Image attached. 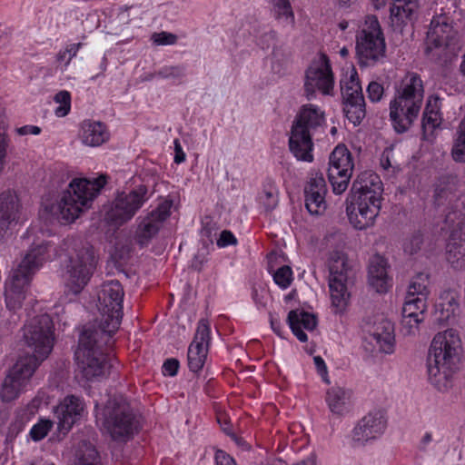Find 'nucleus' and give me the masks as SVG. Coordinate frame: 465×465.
<instances>
[{"instance_id": "1", "label": "nucleus", "mask_w": 465, "mask_h": 465, "mask_svg": "<svg viewBox=\"0 0 465 465\" xmlns=\"http://www.w3.org/2000/svg\"><path fill=\"white\" fill-rule=\"evenodd\" d=\"M461 341L458 331L448 329L437 333L430 344L427 361L430 382L440 391L452 387L453 376L459 369Z\"/></svg>"}, {"instance_id": "2", "label": "nucleus", "mask_w": 465, "mask_h": 465, "mask_svg": "<svg viewBox=\"0 0 465 465\" xmlns=\"http://www.w3.org/2000/svg\"><path fill=\"white\" fill-rule=\"evenodd\" d=\"M382 191L381 180L372 171L361 172L353 181L351 201L347 198L346 213L355 229L373 225L381 207Z\"/></svg>"}, {"instance_id": "3", "label": "nucleus", "mask_w": 465, "mask_h": 465, "mask_svg": "<svg viewBox=\"0 0 465 465\" xmlns=\"http://www.w3.org/2000/svg\"><path fill=\"white\" fill-rule=\"evenodd\" d=\"M113 335L96 330L95 324L84 327L74 355L77 370L86 381H95L108 375L111 363L104 348Z\"/></svg>"}, {"instance_id": "4", "label": "nucleus", "mask_w": 465, "mask_h": 465, "mask_svg": "<svg viewBox=\"0 0 465 465\" xmlns=\"http://www.w3.org/2000/svg\"><path fill=\"white\" fill-rule=\"evenodd\" d=\"M423 97V82L417 73H407L395 84V94L390 102V119L397 133H405L413 124L420 114Z\"/></svg>"}, {"instance_id": "5", "label": "nucleus", "mask_w": 465, "mask_h": 465, "mask_svg": "<svg viewBox=\"0 0 465 465\" xmlns=\"http://www.w3.org/2000/svg\"><path fill=\"white\" fill-rule=\"evenodd\" d=\"M49 244L34 242L5 282L6 307L15 311L22 307L35 273L48 259Z\"/></svg>"}, {"instance_id": "6", "label": "nucleus", "mask_w": 465, "mask_h": 465, "mask_svg": "<svg viewBox=\"0 0 465 465\" xmlns=\"http://www.w3.org/2000/svg\"><path fill=\"white\" fill-rule=\"evenodd\" d=\"M325 122L324 112L317 105L303 104L292 125L289 147L297 160L311 163L313 161L312 134Z\"/></svg>"}, {"instance_id": "7", "label": "nucleus", "mask_w": 465, "mask_h": 465, "mask_svg": "<svg viewBox=\"0 0 465 465\" xmlns=\"http://www.w3.org/2000/svg\"><path fill=\"white\" fill-rule=\"evenodd\" d=\"M105 183V175H100L94 179H74L55 205L54 213L65 223L74 222L84 209L90 207V203L98 195Z\"/></svg>"}, {"instance_id": "8", "label": "nucleus", "mask_w": 465, "mask_h": 465, "mask_svg": "<svg viewBox=\"0 0 465 465\" xmlns=\"http://www.w3.org/2000/svg\"><path fill=\"white\" fill-rule=\"evenodd\" d=\"M96 421L114 440L126 441L137 430V421L129 403L123 397L109 399L96 412Z\"/></svg>"}, {"instance_id": "9", "label": "nucleus", "mask_w": 465, "mask_h": 465, "mask_svg": "<svg viewBox=\"0 0 465 465\" xmlns=\"http://www.w3.org/2000/svg\"><path fill=\"white\" fill-rule=\"evenodd\" d=\"M356 56L361 67L382 64L386 58V43L378 18L366 16L362 28L356 36Z\"/></svg>"}, {"instance_id": "10", "label": "nucleus", "mask_w": 465, "mask_h": 465, "mask_svg": "<svg viewBox=\"0 0 465 465\" xmlns=\"http://www.w3.org/2000/svg\"><path fill=\"white\" fill-rule=\"evenodd\" d=\"M457 35L454 21L449 14L434 15L424 44L426 57L434 63H446L451 55L450 45L455 41Z\"/></svg>"}, {"instance_id": "11", "label": "nucleus", "mask_w": 465, "mask_h": 465, "mask_svg": "<svg viewBox=\"0 0 465 465\" xmlns=\"http://www.w3.org/2000/svg\"><path fill=\"white\" fill-rule=\"evenodd\" d=\"M23 338L32 352L23 358H34L38 367L54 347V324L51 317L43 313L29 318L23 328Z\"/></svg>"}, {"instance_id": "12", "label": "nucleus", "mask_w": 465, "mask_h": 465, "mask_svg": "<svg viewBox=\"0 0 465 465\" xmlns=\"http://www.w3.org/2000/svg\"><path fill=\"white\" fill-rule=\"evenodd\" d=\"M124 291L117 280L105 282L98 293L97 308L101 314L96 330L114 334L120 327L123 318V301Z\"/></svg>"}, {"instance_id": "13", "label": "nucleus", "mask_w": 465, "mask_h": 465, "mask_svg": "<svg viewBox=\"0 0 465 465\" xmlns=\"http://www.w3.org/2000/svg\"><path fill=\"white\" fill-rule=\"evenodd\" d=\"M147 193L145 186L118 193L105 209L106 222L114 226H121L129 222L148 200Z\"/></svg>"}, {"instance_id": "14", "label": "nucleus", "mask_w": 465, "mask_h": 465, "mask_svg": "<svg viewBox=\"0 0 465 465\" xmlns=\"http://www.w3.org/2000/svg\"><path fill=\"white\" fill-rule=\"evenodd\" d=\"M458 180L454 176H442L435 184L434 203L437 206L447 205L445 224H464V204L459 199Z\"/></svg>"}, {"instance_id": "15", "label": "nucleus", "mask_w": 465, "mask_h": 465, "mask_svg": "<svg viewBox=\"0 0 465 465\" xmlns=\"http://www.w3.org/2000/svg\"><path fill=\"white\" fill-rule=\"evenodd\" d=\"M329 269L331 304L336 309V312H341L345 309L350 299L347 287L350 269L345 255L340 252H333L330 256Z\"/></svg>"}, {"instance_id": "16", "label": "nucleus", "mask_w": 465, "mask_h": 465, "mask_svg": "<svg viewBox=\"0 0 465 465\" xmlns=\"http://www.w3.org/2000/svg\"><path fill=\"white\" fill-rule=\"evenodd\" d=\"M96 266V260L92 248L83 247L74 256L70 257L67 265L66 286L68 290L78 294L86 286Z\"/></svg>"}, {"instance_id": "17", "label": "nucleus", "mask_w": 465, "mask_h": 465, "mask_svg": "<svg viewBox=\"0 0 465 465\" xmlns=\"http://www.w3.org/2000/svg\"><path fill=\"white\" fill-rule=\"evenodd\" d=\"M334 76L326 54L312 61L305 71L304 93L308 100L315 97L316 90L324 95H332Z\"/></svg>"}, {"instance_id": "18", "label": "nucleus", "mask_w": 465, "mask_h": 465, "mask_svg": "<svg viewBox=\"0 0 465 465\" xmlns=\"http://www.w3.org/2000/svg\"><path fill=\"white\" fill-rule=\"evenodd\" d=\"M354 163L351 152L344 145H338L329 159L328 179L335 194L343 193L351 178Z\"/></svg>"}, {"instance_id": "19", "label": "nucleus", "mask_w": 465, "mask_h": 465, "mask_svg": "<svg viewBox=\"0 0 465 465\" xmlns=\"http://www.w3.org/2000/svg\"><path fill=\"white\" fill-rule=\"evenodd\" d=\"M37 368L34 358H19L5 376L0 391L2 401L10 402L18 398Z\"/></svg>"}, {"instance_id": "20", "label": "nucleus", "mask_w": 465, "mask_h": 465, "mask_svg": "<svg viewBox=\"0 0 465 465\" xmlns=\"http://www.w3.org/2000/svg\"><path fill=\"white\" fill-rule=\"evenodd\" d=\"M365 340L373 345L375 350L384 353H391L394 348V327L391 321L383 316H375L365 322Z\"/></svg>"}, {"instance_id": "21", "label": "nucleus", "mask_w": 465, "mask_h": 465, "mask_svg": "<svg viewBox=\"0 0 465 465\" xmlns=\"http://www.w3.org/2000/svg\"><path fill=\"white\" fill-rule=\"evenodd\" d=\"M210 324L208 321L202 319L198 322L193 341L188 349V367L197 372L203 367L210 344Z\"/></svg>"}, {"instance_id": "22", "label": "nucleus", "mask_w": 465, "mask_h": 465, "mask_svg": "<svg viewBox=\"0 0 465 465\" xmlns=\"http://www.w3.org/2000/svg\"><path fill=\"white\" fill-rule=\"evenodd\" d=\"M386 419L381 411H371L361 418L352 430V440L358 445H364L379 438L385 430Z\"/></svg>"}, {"instance_id": "23", "label": "nucleus", "mask_w": 465, "mask_h": 465, "mask_svg": "<svg viewBox=\"0 0 465 465\" xmlns=\"http://www.w3.org/2000/svg\"><path fill=\"white\" fill-rule=\"evenodd\" d=\"M327 184L322 173H311L304 187L305 207L311 214L319 215L325 212Z\"/></svg>"}, {"instance_id": "24", "label": "nucleus", "mask_w": 465, "mask_h": 465, "mask_svg": "<svg viewBox=\"0 0 465 465\" xmlns=\"http://www.w3.org/2000/svg\"><path fill=\"white\" fill-rule=\"evenodd\" d=\"M171 203L163 202L152 211L140 223L135 233L136 242L141 245H146L158 232L163 221L170 215Z\"/></svg>"}, {"instance_id": "25", "label": "nucleus", "mask_w": 465, "mask_h": 465, "mask_svg": "<svg viewBox=\"0 0 465 465\" xmlns=\"http://www.w3.org/2000/svg\"><path fill=\"white\" fill-rule=\"evenodd\" d=\"M85 404L84 401L74 395L66 396L55 408V415L58 419V429L66 433L73 425L84 415Z\"/></svg>"}, {"instance_id": "26", "label": "nucleus", "mask_w": 465, "mask_h": 465, "mask_svg": "<svg viewBox=\"0 0 465 465\" xmlns=\"http://www.w3.org/2000/svg\"><path fill=\"white\" fill-rule=\"evenodd\" d=\"M450 230V238L447 244V261L455 269L465 267V221L464 224H446Z\"/></svg>"}, {"instance_id": "27", "label": "nucleus", "mask_w": 465, "mask_h": 465, "mask_svg": "<svg viewBox=\"0 0 465 465\" xmlns=\"http://www.w3.org/2000/svg\"><path fill=\"white\" fill-rule=\"evenodd\" d=\"M79 139L86 146H100L109 139V132L99 121L84 120L80 124Z\"/></svg>"}, {"instance_id": "28", "label": "nucleus", "mask_w": 465, "mask_h": 465, "mask_svg": "<svg viewBox=\"0 0 465 465\" xmlns=\"http://www.w3.org/2000/svg\"><path fill=\"white\" fill-rule=\"evenodd\" d=\"M369 283L377 292H385L390 285L387 262L379 254L372 256L370 261Z\"/></svg>"}, {"instance_id": "29", "label": "nucleus", "mask_w": 465, "mask_h": 465, "mask_svg": "<svg viewBox=\"0 0 465 465\" xmlns=\"http://www.w3.org/2000/svg\"><path fill=\"white\" fill-rule=\"evenodd\" d=\"M287 322L292 333L302 342H305L308 340L307 334L302 328L312 331L317 325V320L313 314L300 310L291 311L288 314Z\"/></svg>"}, {"instance_id": "30", "label": "nucleus", "mask_w": 465, "mask_h": 465, "mask_svg": "<svg viewBox=\"0 0 465 465\" xmlns=\"http://www.w3.org/2000/svg\"><path fill=\"white\" fill-rule=\"evenodd\" d=\"M351 396L350 389L333 386L327 391L326 402L333 414L341 416L349 411Z\"/></svg>"}, {"instance_id": "31", "label": "nucleus", "mask_w": 465, "mask_h": 465, "mask_svg": "<svg viewBox=\"0 0 465 465\" xmlns=\"http://www.w3.org/2000/svg\"><path fill=\"white\" fill-rule=\"evenodd\" d=\"M459 312L460 304L455 293L452 292H442L436 304V320L440 323H449L455 320Z\"/></svg>"}, {"instance_id": "32", "label": "nucleus", "mask_w": 465, "mask_h": 465, "mask_svg": "<svg viewBox=\"0 0 465 465\" xmlns=\"http://www.w3.org/2000/svg\"><path fill=\"white\" fill-rule=\"evenodd\" d=\"M418 9V0H393L391 6V18L398 25L411 20Z\"/></svg>"}, {"instance_id": "33", "label": "nucleus", "mask_w": 465, "mask_h": 465, "mask_svg": "<svg viewBox=\"0 0 465 465\" xmlns=\"http://www.w3.org/2000/svg\"><path fill=\"white\" fill-rule=\"evenodd\" d=\"M341 91L343 101L363 98L358 74L354 69L351 71L350 75H345L341 80Z\"/></svg>"}, {"instance_id": "34", "label": "nucleus", "mask_w": 465, "mask_h": 465, "mask_svg": "<svg viewBox=\"0 0 465 465\" xmlns=\"http://www.w3.org/2000/svg\"><path fill=\"white\" fill-rule=\"evenodd\" d=\"M441 123V117L440 114L439 98L430 96L428 98L423 116H422V127L424 131H433Z\"/></svg>"}, {"instance_id": "35", "label": "nucleus", "mask_w": 465, "mask_h": 465, "mask_svg": "<svg viewBox=\"0 0 465 465\" xmlns=\"http://www.w3.org/2000/svg\"><path fill=\"white\" fill-rule=\"evenodd\" d=\"M343 112L351 123L354 125L360 124L366 115L364 97L343 101Z\"/></svg>"}, {"instance_id": "36", "label": "nucleus", "mask_w": 465, "mask_h": 465, "mask_svg": "<svg viewBox=\"0 0 465 465\" xmlns=\"http://www.w3.org/2000/svg\"><path fill=\"white\" fill-rule=\"evenodd\" d=\"M259 203L263 206L265 212H272L277 207L279 191L272 181L269 180L263 183L262 191L259 195Z\"/></svg>"}, {"instance_id": "37", "label": "nucleus", "mask_w": 465, "mask_h": 465, "mask_svg": "<svg viewBox=\"0 0 465 465\" xmlns=\"http://www.w3.org/2000/svg\"><path fill=\"white\" fill-rule=\"evenodd\" d=\"M429 283L430 279L429 275L424 272L417 273L411 281L407 296L408 297H424L427 300V297L430 293L429 291Z\"/></svg>"}, {"instance_id": "38", "label": "nucleus", "mask_w": 465, "mask_h": 465, "mask_svg": "<svg viewBox=\"0 0 465 465\" xmlns=\"http://www.w3.org/2000/svg\"><path fill=\"white\" fill-rule=\"evenodd\" d=\"M269 3L275 19L286 24H294V14L289 0H269Z\"/></svg>"}, {"instance_id": "39", "label": "nucleus", "mask_w": 465, "mask_h": 465, "mask_svg": "<svg viewBox=\"0 0 465 465\" xmlns=\"http://www.w3.org/2000/svg\"><path fill=\"white\" fill-rule=\"evenodd\" d=\"M74 465H101L95 448L90 443L83 442L76 452Z\"/></svg>"}, {"instance_id": "40", "label": "nucleus", "mask_w": 465, "mask_h": 465, "mask_svg": "<svg viewBox=\"0 0 465 465\" xmlns=\"http://www.w3.org/2000/svg\"><path fill=\"white\" fill-rule=\"evenodd\" d=\"M424 297H408L402 307V315L410 317L423 318V314L427 308Z\"/></svg>"}, {"instance_id": "41", "label": "nucleus", "mask_w": 465, "mask_h": 465, "mask_svg": "<svg viewBox=\"0 0 465 465\" xmlns=\"http://www.w3.org/2000/svg\"><path fill=\"white\" fill-rule=\"evenodd\" d=\"M451 155L454 161L465 163V114L458 126Z\"/></svg>"}, {"instance_id": "42", "label": "nucleus", "mask_w": 465, "mask_h": 465, "mask_svg": "<svg viewBox=\"0 0 465 465\" xmlns=\"http://www.w3.org/2000/svg\"><path fill=\"white\" fill-rule=\"evenodd\" d=\"M155 75L163 79L180 81L185 75V66L183 65H165L160 68Z\"/></svg>"}, {"instance_id": "43", "label": "nucleus", "mask_w": 465, "mask_h": 465, "mask_svg": "<svg viewBox=\"0 0 465 465\" xmlns=\"http://www.w3.org/2000/svg\"><path fill=\"white\" fill-rule=\"evenodd\" d=\"M55 103L60 105L55 109V115L64 117L67 115L71 109V94L68 91H59L54 97Z\"/></svg>"}, {"instance_id": "44", "label": "nucleus", "mask_w": 465, "mask_h": 465, "mask_svg": "<svg viewBox=\"0 0 465 465\" xmlns=\"http://www.w3.org/2000/svg\"><path fill=\"white\" fill-rule=\"evenodd\" d=\"M275 283L282 289L288 288L292 282V271L291 267L283 265L280 267L273 274Z\"/></svg>"}, {"instance_id": "45", "label": "nucleus", "mask_w": 465, "mask_h": 465, "mask_svg": "<svg viewBox=\"0 0 465 465\" xmlns=\"http://www.w3.org/2000/svg\"><path fill=\"white\" fill-rule=\"evenodd\" d=\"M52 427L53 422L50 420H41L32 427L30 435L34 440H41L47 435Z\"/></svg>"}, {"instance_id": "46", "label": "nucleus", "mask_w": 465, "mask_h": 465, "mask_svg": "<svg viewBox=\"0 0 465 465\" xmlns=\"http://www.w3.org/2000/svg\"><path fill=\"white\" fill-rule=\"evenodd\" d=\"M423 321V318L410 317L402 315L401 320V331L405 335H414L419 329V324Z\"/></svg>"}, {"instance_id": "47", "label": "nucleus", "mask_w": 465, "mask_h": 465, "mask_svg": "<svg viewBox=\"0 0 465 465\" xmlns=\"http://www.w3.org/2000/svg\"><path fill=\"white\" fill-rule=\"evenodd\" d=\"M151 39L156 45H173L177 43L178 36L173 33L162 31L153 33Z\"/></svg>"}, {"instance_id": "48", "label": "nucleus", "mask_w": 465, "mask_h": 465, "mask_svg": "<svg viewBox=\"0 0 465 465\" xmlns=\"http://www.w3.org/2000/svg\"><path fill=\"white\" fill-rule=\"evenodd\" d=\"M82 44H71L65 47L64 50H61L57 55L56 60L60 63H64V65L67 66L71 60L76 55L79 48Z\"/></svg>"}, {"instance_id": "49", "label": "nucleus", "mask_w": 465, "mask_h": 465, "mask_svg": "<svg viewBox=\"0 0 465 465\" xmlns=\"http://www.w3.org/2000/svg\"><path fill=\"white\" fill-rule=\"evenodd\" d=\"M423 243V237L420 232L412 234L404 242L403 249L406 253L411 255L417 253Z\"/></svg>"}, {"instance_id": "50", "label": "nucleus", "mask_w": 465, "mask_h": 465, "mask_svg": "<svg viewBox=\"0 0 465 465\" xmlns=\"http://www.w3.org/2000/svg\"><path fill=\"white\" fill-rule=\"evenodd\" d=\"M368 98L373 102H379L384 94V88L382 84L378 82H371L367 87Z\"/></svg>"}, {"instance_id": "51", "label": "nucleus", "mask_w": 465, "mask_h": 465, "mask_svg": "<svg viewBox=\"0 0 465 465\" xmlns=\"http://www.w3.org/2000/svg\"><path fill=\"white\" fill-rule=\"evenodd\" d=\"M179 369V361L176 359H167L163 365V373L165 376H174Z\"/></svg>"}, {"instance_id": "52", "label": "nucleus", "mask_w": 465, "mask_h": 465, "mask_svg": "<svg viewBox=\"0 0 465 465\" xmlns=\"http://www.w3.org/2000/svg\"><path fill=\"white\" fill-rule=\"evenodd\" d=\"M237 240L235 236L227 230H224L221 232L219 239L217 240V245L219 247H226L229 245L236 244Z\"/></svg>"}, {"instance_id": "53", "label": "nucleus", "mask_w": 465, "mask_h": 465, "mask_svg": "<svg viewBox=\"0 0 465 465\" xmlns=\"http://www.w3.org/2000/svg\"><path fill=\"white\" fill-rule=\"evenodd\" d=\"M215 461L217 465H237L234 459L222 450L215 452Z\"/></svg>"}, {"instance_id": "54", "label": "nucleus", "mask_w": 465, "mask_h": 465, "mask_svg": "<svg viewBox=\"0 0 465 465\" xmlns=\"http://www.w3.org/2000/svg\"><path fill=\"white\" fill-rule=\"evenodd\" d=\"M314 364L317 368L318 372L323 378L326 382H329V380L326 378L327 376V367L321 356H315L313 358Z\"/></svg>"}, {"instance_id": "55", "label": "nucleus", "mask_w": 465, "mask_h": 465, "mask_svg": "<svg viewBox=\"0 0 465 465\" xmlns=\"http://www.w3.org/2000/svg\"><path fill=\"white\" fill-rule=\"evenodd\" d=\"M19 135L35 134L37 135L41 133V129L35 125H25L16 129Z\"/></svg>"}, {"instance_id": "56", "label": "nucleus", "mask_w": 465, "mask_h": 465, "mask_svg": "<svg viewBox=\"0 0 465 465\" xmlns=\"http://www.w3.org/2000/svg\"><path fill=\"white\" fill-rule=\"evenodd\" d=\"M173 143L175 152L174 162L176 163H181L185 161V153L183 151L182 145L178 139H175Z\"/></svg>"}, {"instance_id": "57", "label": "nucleus", "mask_w": 465, "mask_h": 465, "mask_svg": "<svg viewBox=\"0 0 465 465\" xmlns=\"http://www.w3.org/2000/svg\"><path fill=\"white\" fill-rule=\"evenodd\" d=\"M107 68V59L105 56L102 57L98 62V71L92 69V72L94 73V74L91 77V79H95L96 77L103 74Z\"/></svg>"}, {"instance_id": "58", "label": "nucleus", "mask_w": 465, "mask_h": 465, "mask_svg": "<svg viewBox=\"0 0 465 465\" xmlns=\"http://www.w3.org/2000/svg\"><path fill=\"white\" fill-rule=\"evenodd\" d=\"M206 259L203 253L197 252L192 262V267L194 270L201 271Z\"/></svg>"}, {"instance_id": "59", "label": "nucleus", "mask_w": 465, "mask_h": 465, "mask_svg": "<svg viewBox=\"0 0 465 465\" xmlns=\"http://www.w3.org/2000/svg\"><path fill=\"white\" fill-rule=\"evenodd\" d=\"M25 465H55L49 457H41L25 463Z\"/></svg>"}, {"instance_id": "60", "label": "nucleus", "mask_w": 465, "mask_h": 465, "mask_svg": "<svg viewBox=\"0 0 465 465\" xmlns=\"http://www.w3.org/2000/svg\"><path fill=\"white\" fill-rule=\"evenodd\" d=\"M270 322H271V326H272V329L273 330V331L281 336V322L279 319L275 318L272 313H270Z\"/></svg>"}, {"instance_id": "61", "label": "nucleus", "mask_w": 465, "mask_h": 465, "mask_svg": "<svg viewBox=\"0 0 465 465\" xmlns=\"http://www.w3.org/2000/svg\"><path fill=\"white\" fill-rule=\"evenodd\" d=\"M252 298L256 304L261 305L262 307L265 306V302L262 301L263 296H261L256 289L252 291Z\"/></svg>"}, {"instance_id": "62", "label": "nucleus", "mask_w": 465, "mask_h": 465, "mask_svg": "<svg viewBox=\"0 0 465 465\" xmlns=\"http://www.w3.org/2000/svg\"><path fill=\"white\" fill-rule=\"evenodd\" d=\"M432 440V434L431 432H426L421 440H420V443L423 447L427 446L429 443H430Z\"/></svg>"}, {"instance_id": "63", "label": "nucleus", "mask_w": 465, "mask_h": 465, "mask_svg": "<svg viewBox=\"0 0 465 465\" xmlns=\"http://www.w3.org/2000/svg\"><path fill=\"white\" fill-rule=\"evenodd\" d=\"M372 4L375 9H380L385 5L386 0H372Z\"/></svg>"}, {"instance_id": "64", "label": "nucleus", "mask_w": 465, "mask_h": 465, "mask_svg": "<svg viewBox=\"0 0 465 465\" xmlns=\"http://www.w3.org/2000/svg\"><path fill=\"white\" fill-rule=\"evenodd\" d=\"M460 70L461 74L465 75V54L462 56V61L460 64Z\"/></svg>"}]
</instances>
